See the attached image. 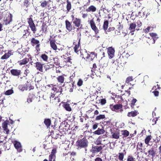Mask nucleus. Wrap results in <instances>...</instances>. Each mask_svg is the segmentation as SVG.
Segmentation results:
<instances>
[{"instance_id": "nucleus-1", "label": "nucleus", "mask_w": 161, "mask_h": 161, "mask_svg": "<svg viewBox=\"0 0 161 161\" xmlns=\"http://www.w3.org/2000/svg\"><path fill=\"white\" fill-rule=\"evenodd\" d=\"M90 53V54L88 53L86 51L83 53L81 54V56L86 61H92L95 57H97V54L95 52H91Z\"/></svg>"}, {"instance_id": "nucleus-2", "label": "nucleus", "mask_w": 161, "mask_h": 161, "mask_svg": "<svg viewBox=\"0 0 161 161\" xmlns=\"http://www.w3.org/2000/svg\"><path fill=\"white\" fill-rule=\"evenodd\" d=\"M88 142L86 136L82 139L78 140L76 142V146L78 148H86L88 146Z\"/></svg>"}, {"instance_id": "nucleus-3", "label": "nucleus", "mask_w": 161, "mask_h": 161, "mask_svg": "<svg viewBox=\"0 0 161 161\" xmlns=\"http://www.w3.org/2000/svg\"><path fill=\"white\" fill-rule=\"evenodd\" d=\"M32 15L30 16V17L27 19V20L29 26L31 30L32 31L33 33L35 34L37 31V29L35 24L32 18Z\"/></svg>"}, {"instance_id": "nucleus-4", "label": "nucleus", "mask_w": 161, "mask_h": 161, "mask_svg": "<svg viewBox=\"0 0 161 161\" xmlns=\"http://www.w3.org/2000/svg\"><path fill=\"white\" fill-rule=\"evenodd\" d=\"M32 15L30 16V17L27 19V20L29 26L31 30L32 31L33 33L35 34L37 31V29L35 24L32 18Z\"/></svg>"}, {"instance_id": "nucleus-5", "label": "nucleus", "mask_w": 161, "mask_h": 161, "mask_svg": "<svg viewBox=\"0 0 161 161\" xmlns=\"http://www.w3.org/2000/svg\"><path fill=\"white\" fill-rule=\"evenodd\" d=\"M31 44L33 46H35V47L37 52L40 51L41 44L39 40L36 39L35 37H32L30 41Z\"/></svg>"}, {"instance_id": "nucleus-6", "label": "nucleus", "mask_w": 161, "mask_h": 161, "mask_svg": "<svg viewBox=\"0 0 161 161\" xmlns=\"http://www.w3.org/2000/svg\"><path fill=\"white\" fill-rule=\"evenodd\" d=\"M74 25L73 28L74 29L75 27L77 28L76 31H78L80 29H83V25L81 24V19L79 18H76V19L73 22Z\"/></svg>"}, {"instance_id": "nucleus-7", "label": "nucleus", "mask_w": 161, "mask_h": 161, "mask_svg": "<svg viewBox=\"0 0 161 161\" xmlns=\"http://www.w3.org/2000/svg\"><path fill=\"white\" fill-rule=\"evenodd\" d=\"M89 24H90L92 30H93L95 34H97L99 32V30L96 26L95 22L93 19L88 20Z\"/></svg>"}, {"instance_id": "nucleus-8", "label": "nucleus", "mask_w": 161, "mask_h": 161, "mask_svg": "<svg viewBox=\"0 0 161 161\" xmlns=\"http://www.w3.org/2000/svg\"><path fill=\"white\" fill-rule=\"evenodd\" d=\"M73 45L74 46V51L75 53H78L81 48L80 41L75 40L73 42Z\"/></svg>"}, {"instance_id": "nucleus-9", "label": "nucleus", "mask_w": 161, "mask_h": 161, "mask_svg": "<svg viewBox=\"0 0 161 161\" xmlns=\"http://www.w3.org/2000/svg\"><path fill=\"white\" fill-rule=\"evenodd\" d=\"M109 108L113 111L118 112V111L117 110H118L119 109H121L120 110V112L123 111V110L121 109L122 108V105L121 104H119L114 105L111 104L110 105Z\"/></svg>"}, {"instance_id": "nucleus-10", "label": "nucleus", "mask_w": 161, "mask_h": 161, "mask_svg": "<svg viewBox=\"0 0 161 161\" xmlns=\"http://www.w3.org/2000/svg\"><path fill=\"white\" fill-rule=\"evenodd\" d=\"M49 86L50 87H52V90L56 93L59 92L61 93L63 91V89L61 86L56 85L53 86V84L49 85Z\"/></svg>"}, {"instance_id": "nucleus-11", "label": "nucleus", "mask_w": 161, "mask_h": 161, "mask_svg": "<svg viewBox=\"0 0 161 161\" xmlns=\"http://www.w3.org/2000/svg\"><path fill=\"white\" fill-rule=\"evenodd\" d=\"M18 88L22 91H26L29 89V90L33 89V86H28L27 84H25L23 85H20L18 87Z\"/></svg>"}, {"instance_id": "nucleus-12", "label": "nucleus", "mask_w": 161, "mask_h": 161, "mask_svg": "<svg viewBox=\"0 0 161 161\" xmlns=\"http://www.w3.org/2000/svg\"><path fill=\"white\" fill-rule=\"evenodd\" d=\"M50 46L51 48L54 51H56L57 49V47L56 44L55 40L53 38H50L49 39Z\"/></svg>"}, {"instance_id": "nucleus-13", "label": "nucleus", "mask_w": 161, "mask_h": 161, "mask_svg": "<svg viewBox=\"0 0 161 161\" xmlns=\"http://www.w3.org/2000/svg\"><path fill=\"white\" fill-rule=\"evenodd\" d=\"M57 152V150L56 148H53L52 149L51 154L49 157V161H55L56 155Z\"/></svg>"}, {"instance_id": "nucleus-14", "label": "nucleus", "mask_w": 161, "mask_h": 161, "mask_svg": "<svg viewBox=\"0 0 161 161\" xmlns=\"http://www.w3.org/2000/svg\"><path fill=\"white\" fill-rule=\"evenodd\" d=\"M13 143L15 148L17 149L18 152L20 153L22 151V146L20 142L14 141Z\"/></svg>"}, {"instance_id": "nucleus-15", "label": "nucleus", "mask_w": 161, "mask_h": 161, "mask_svg": "<svg viewBox=\"0 0 161 161\" xmlns=\"http://www.w3.org/2000/svg\"><path fill=\"white\" fill-rule=\"evenodd\" d=\"M11 74L14 76L18 77L21 75V70L18 69H12L10 70Z\"/></svg>"}, {"instance_id": "nucleus-16", "label": "nucleus", "mask_w": 161, "mask_h": 161, "mask_svg": "<svg viewBox=\"0 0 161 161\" xmlns=\"http://www.w3.org/2000/svg\"><path fill=\"white\" fill-rule=\"evenodd\" d=\"M35 64V67L36 69L41 72H42L43 71V65L44 64H42L39 62H37Z\"/></svg>"}, {"instance_id": "nucleus-17", "label": "nucleus", "mask_w": 161, "mask_h": 161, "mask_svg": "<svg viewBox=\"0 0 161 161\" xmlns=\"http://www.w3.org/2000/svg\"><path fill=\"white\" fill-rule=\"evenodd\" d=\"M8 121L6 120L3 122L2 125V127L3 130L5 131L7 134H8L9 132V130L8 128Z\"/></svg>"}, {"instance_id": "nucleus-18", "label": "nucleus", "mask_w": 161, "mask_h": 161, "mask_svg": "<svg viewBox=\"0 0 161 161\" xmlns=\"http://www.w3.org/2000/svg\"><path fill=\"white\" fill-rule=\"evenodd\" d=\"M65 24L66 29L69 32L71 31L72 30L73 28V27L71 23L68 20H66L65 21Z\"/></svg>"}, {"instance_id": "nucleus-19", "label": "nucleus", "mask_w": 161, "mask_h": 161, "mask_svg": "<svg viewBox=\"0 0 161 161\" xmlns=\"http://www.w3.org/2000/svg\"><path fill=\"white\" fill-rule=\"evenodd\" d=\"M115 50L112 47H109L108 48V53L111 58L113 57Z\"/></svg>"}, {"instance_id": "nucleus-20", "label": "nucleus", "mask_w": 161, "mask_h": 161, "mask_svg": "<svg viewBox=\"0 0 161 161\" xmlns=\"http://www.w3.org/2000/svg\"><path fill=\"white\" fill-rule=\"evenodd\" d=\"M138 114V111L137 110H134L129 112L127 114V116L129 117H134L137 116Z\"/></svg>"}, {"instance_id": "nucleus-21", "label": "nucleus", "mask_w": 161, "mask_h": 161, "mask_svg": "<svg viewBox=\"0 0 161 161\" xmlns=\"http://www.w3.org/2000/svg\"><path fill=\"white\" fill-rule=\"evenodd\" d=\"M104 146H95L92 148V152L94 153H97L100 152L103 149Z\"/></svg>"}, {"instance_id": "nucleus-22", "label": "nucleus", "mask_w": 161, "mask_h": 161, "mask_svg": "<svg viewBox=\"0 0 161 161\" xmlns=\"http://www.w3.org/2000/svg\"><path fill=\"white\" fill-rule=\"evenodd\" d=\"M60 102L59 98L58 97H56L53 99H50V102L54 105H56L58 104Z\"/></svg>"}, {"instance_id": "nucleus-23", "label": "nucleus", "mask_w": 161, "mask_h": 161, "mask_svg": "<svg viewBox=\"0 0 161 161\" xmlns=\"http://www.w3.org/2000/svg\"><path fill=\"white\" fill-rule=\"evenodd\" d=\"M65 76L64 74L58 76L56 78L58 81L61 84L64 83L65 80L64 76Z\"/></svg>"}, {"instance_id": "nucleus-24", "label": "nucleus", "mask_w": 161, "mask_h": 161, "mask_svg": "<svg viewBox=\"0 0 161 161\" xmlns=\"http://www.w3.org/2000/svg\"><path fill=\"white\" fill-rule=\"evenodd\" d=\"M75 82H69L67 83V86H69V88H68L69 89V91L70 92L73 91V89L74 87H75V85H74Z\"/></svg>"}, {"instance_id": "nucleus-25", "label": "nucleus", "mask_w": 161, "mask_h": 161, "mask_svg": "<svg viewBox=\"0 0 161 161\" xmlns=\"http://www.w3.org/2000/svg\"><path fill=\"white\" fill-rule=\"evenodd\" d=\"M97 10V8L94 5L90 6L86 9V11L87 12H94Z\"/></svg>"}, {"instance_id": "nucleus-26", "label": "nucleus", "mask_w": 161, "mask_h": 161, "mask_svg": "<svg viewBox=\"0 0 161 161\" xmlns=\"http://www.w3.org/2000/svg\"><path fill=\"white\" fill-rule=\"evenodd\" d=\"M29 61V59L28 58H25L22 60L19 61L18 63L19 65H25L27 64Z\"/></svg>"}, {"instance_id": "nucleus-27", "label": "nucleus", "mask_w": 161, "mask_h": 161, "mask_svg": "<svg viewBox=\"0 0 161 161\" xmlns=\"http://www.w3.org/2000/svg\"><path fill=\"white\" fill-rule=\"evenodd\" d=\"M148 155L152 156V157H154L156 154V151L155 150L154 148L153 147L148 151Z\"/></svg>"}, {"instance_id": "nucleus-28", "label": "nucleus", "mask_w": 161, "mask_h": 161, "mask_svg": "<svg viewBox=\"0 0 161 161\" xmlns=\"http://www.w3.org/2000/svg\"><path fill=\"white\" fill-rule=\"evenodd\" d=\"M105 131L103 129L98 128V129L93 132V133L95 135H100L104 133Z\"/></svg>"}, {"instance_id": "nucleus-29", "label": "nucleus", "mask_w": 161, "mask_h": 161, "mask_svg": "<svg viewBox=\"0 0 161 161\" xmlns=\"http://www.w3.org/2000/svg\"><path fill=\"white\" fill-rule=\"evenodd\" d=\"M124 153H118V158L119 160L120 161H123V159L124 158V155L126 153V152L125 150H124Z\"/></svg>"}, {"instance_id": "nucleus-30", "label": "nucleus", "mask_w": 161, "mask_h": 161, "mask_svg": "<svg viewBox=\"0 0 161 161\" xmlns=\"http://www.w3.org/2000/svg\"><path fill=\"white\" fill-rule=\"evenodd\" d=\"M18 30L21 31L22 34H23V36H26V34L27 33L26 32L28 33L29 32L28 29L25 30L24 28L22 26L19 28Z\"/></svg>"}, {"instance_id": "nucleus-31", "label": "nucleus", "mask_w": 161, "mask_h": 161, "mask_svg": "<svg viewBox=\"0 0 161 161\" xmlns=\"http://www.w3.org/2000/svg\"><path fill=\"white\" fill-rule=\"evenodd\" d=\"M11 53L12 52L11 51H8V53H5L3 56L1 57V59H7L10 56L11 54Z\"/></svg>"}, {"instance_id": "nucleus-32", "label": "nucleus", "mask_w": 161, "mask_h": 161, "mask_svg": "<svg viewBox=\"0 0 161 161\" xmlns=\"http://www.w3.org/2000/svg\"><path fill=\"white\" fill-rule=\"evenodd\" d=\"M63 107L67 111H71L72 110L70 105L67 103H64V104L63 105Z\"/></svg>"}, {"instance_id": "nucleus-33", "label": "nucleus", "mask_w": 161, "mask_h": 161, "mask_svg": "<svg viewBox=\"0 0 161 161\" xmlns=\"http://www.w3.org/2000/svg\"><path fill=\"white\" fill-rule=\"evenodd\" d=\"M67 5L66 6V8L67 11L68 12L70 11L72 8V4L71 2L69 1V0H66Z\"/></svg>"}, {"instance_id": "nucleus-34", "label": "nucleus", "mask_w": 161, "mask_h": 161, "mask_svg": "<svg viewBox=\"0 0 161 161\" xmlns=\"http://www.w3.org/2000/svg\"><path fill=\"white\" fill-rule=\"evenodd\" d=\"M152 138L151 135L147 136L144 140V142L147 145H149V142Z\"/></svg>"}, {"instance_id": "nucleus-35", "label": "nucleus", "mask_w": 161, "mask_h": 161, "mask_svg": "<svg viewBox=\"0 0 161 161\" xmlns=\"http://www.w3.org/2000/svg\"><path fill=\"white\" fill-rule=\"evenodd\" d=\"M136 25L135 23H131L130 24V27L129 29L130 30L131 32H134Z\"/></svg>"}, {"instance_id": "nucleus-36", "label": "nucleus", "mask_w": 161, "mask_h": 161, "mask_svg": "<svg viewBox=\"0 0 161 161\" xmlns=\"http://www.w3.org/2000/svg\"><path fill=\"white\" fill-rule=\"evenodd\" d=\"M72 59L71 58V57H68L65 58L64 59V61L65 62L66 64L68 65V66H71V64L72 63L71 61Z\"/></svg>"}, {"instance_id": "nucleus-37", "label": "nucleus", "mask_w": 161, "mask_h": 161, "mask_svg": "<svg viewBox=\"0 0 161 161\" xmlns=\"http://www.w3.org/2000/svg\"><path fill=\"white\" fill-rule=\"evenodd\" d=\"M51 120L49 119H45L44 121V124L46 126L47 128L49 127L51 125Z\"/></svg>"}, {"instance_id": "nucleus-38", "label": "nucleus", "mask_w": 161, "mask_h": 161, "mask_svg": "<svg viewBox=\"0 0 161 161\" xmlns=\"http://www.w3.org/2000/svg\"><path fill=\"white\" fill-rule=\"evenodd\" d=\"M119 132L116 131L112 133V138L115 139H118L119 138Z\"/></svg>"}, {"instance_id": "nucleus-39", "label": "nucleus", "mask_w": 161, "mask_h": 161, "mask_svg": "<svg viewBox=\"0 0 161 161\" xmlns=\"http://www.w3.org/2000/svg\"><path fill=\"white\" fill-rule=\"evenodd\" d=\"M54 66V64H51L50 62H48L47 65H45V70L46 71L48 69L53 68Z\"/></svg>"}, {"instance_id": "nucleus-40", "label": "nucleus", "mask_w": 161, "mask_h": 161, "mask_svg": "<svg viewBox=\"0 0 161 161\" xmlns=\"http://www.w3.org/2000/svg\"><path fill=\"white\" fill-rule=\"evenodd\" d=\"M40 58L44 61L45 62H48V57L46 54L45 53L42 54L40 56Z\"/></svg>"}, {"instance_id": "nucleus-41", "label": "nucleus", "mask_w": 161, "mask_h": 161, "mask_svg": "<svg viewBox=\"0 0 161 161\" xmlns=\"http://www.w3.org/2000/svg\"><path fill=\"white\" fill-rule=\"evenodd\" d=\"M47 25L44 23L42 24V31L43 32L46 33L47 32Z\"/></svg>"}, {"instance_id": "nucleus-42", "label": "nucleus", "mask_w": 161, "mask_h": 161, "mask_svg": "<svg viewBox=\"0 0 161 161\" xmlns=\"http://www.w3.org/2000/svg\"><path fill=\"white\" fill-rule=\"evenodd\" d=\"M35 97V95L32 94H29L28 98H27V102L28 103H31L32 102V99Z\"/></svg>"}, {"instance_id": "nucleus-43", "label": "nucleus", "mask_w": 161, "mask_h": 161, "mask_svg": "<svg viewBox=\"0 0 161 161\" xmlns=\"http://www.w3.org/2000/svg\"><path fill=\"white\" fill-rule=\"evenodd\" d=\"M108 20H105L103 24V29L104 31H106L108 28Z\"/></svg>"}, {"instance_id": "nucleus-44", "label": "nucleus", "mask_w": 161, "mask_h": 161, "mask_svg": "<svg viewBox=\"0 0 161 161\" xmlns=\"http://www.w3.org/2000/svg\"><path fill=\"white\" fill-rule=\"evenodd\" d=\"M122 134L123 136V137H126L129 135V132L127 130H122Z\"/></svg>"}, {"instance_id": "nucleus-45", "label": "nucleus", "mask_w": 161, "mask_h": 161, "mask_svg": "<svg viewBox=\"0 0 161 161\" xmlns=\"http://www.w3.org/2000/svg\"><path fill=\"white\" fill-rule=\"evenodd\" d=\"M137 102V100L136 98H133L131 101V103L130 104V107L132 109H134V106L135 103Z\"/></svg>"}, {"instance_id": "nucleus-46", "label": "nucleus", "mask_w": 161, "mask_h": 161, "mask_svg": "<svg viewBox=\"0 0 161 161\" xmlns=\"http://www.w3.org/2000/svg\"><path fill=\"white\" fill-rule=\"evenodd\" d=\"M151 38L154 39L155 41L158 38V37L157 34L154 33H151L149 34Z\"/></svg>"}, {"instance_id": "nucleus-47", "label": "nucleus", "mask_w": 161, "mask_h": 161, "mask_svg": "<svg viewBox=\"0 0 161 161\" xmlns=\"http://www.w3.org/2000/svg\"><path fill=\"white\" fill-rule=\"evenodd\" d=\"M105 118L104 114H100L99 115L96 116L95 120H99L101 119H104Z\"/></svg>"}, {"instance_id": "nucleus-48", "label": "nucleus", "mask_w": 161, "mask_h": 161, "mask_svg": "<svg viewBox=\"0 0 161 161\" xmlns=\"http://www.w3.org/2000/svg\"><path fill=\"white\" fill-rule=\"evenodd\" d=\"M12 19L11 16L7 17L5 20V25H7L9 24L12 21Z\"/></svg>"}, {"instance_id": "nucleus-49", "label": "nucleus", "mask_w": 161, "mask_h": 161, "mask_svg": "<svg viewBox=\"0 0 161 161\" xmlns=\"http://www.w3.org/2000/svg\"><path fill=\"white\" fill-rule=\"evenodd\" d=\"M14 92L13 90L11 89H9L6 91L4 92V94L6 95H10L12 94Z\"/></svg>"}, {"instance_id": "nucleus-50", "label": "nucleus", "mask_w": 161, "mask_h": 161, "mask_svg": "<svg viewBox=\"0 0 161 161\" xmlns=\"http://www.w3.org/2000/svg\"><path fill=\"white\" fill-rule=\"evenodd\" d=\"M48 4V1L44 0L41 3V6L43 8L46 7Z\"/></svg>"}, {"instance_id": "nucleus-51", "label": "nucleus", "mask_w": 161, "mask_h": 161, "mask_svg": "<svg viewBox=\"0 0 161 161\" xmlns=\"http://www.w3.org/2000/svg\"><path fill=\"white\" fill-rule=\"evenodd\" d=\"M147 43H149V45L151 44H153L155 43V40L154 39L152 38H150L148 37V39L147 40Z\"/></svg>"}, {"instance_id": "nucleus-52", "label": "nucleus", "mask_w": 161, "mask_h": 161, "mask_svg": "<svg viewBox=\"0 0 161 161\" xmlns=\"http://www.w3.org/2000/svg\"><path fill=\"white\" fill-rule=\"evenodd\" d=\"M111 119H109L108 120H106V121H104L103 122V124L104 125H109L110 124L112 125V124H111Z\"/></svg>"}, {"instance_id": "nucleus-53", "label": "nucleus", "mask_w": 161, "mask_h": 161, "mask_svg": "<svg viewBox=\"0 0 161 161\" xmlns=\"http://www.w3.org/2000/svg\"><path fill=\"white\" fill-rule=\"evenodd\" d=\"M135 158L131 155H129L128 156L127 161H134Z\"/></svg>"}, {"instance_id": "nucleus-54", "label": "nucleus", "mask_w": 161, "mask_h": 161, "mask_svg": "<svg viewBox=\"0 0 161 161\" xmlns=\"http://www.w3.org/2000/svg\"><path fill=\"white\" fill-rule=\"evenodd\" d=\"M117 29L116 31H118L119 33L120 32V31L122 29L123 26L120 25V23H119V25H117Z\"/></svg>"}, {"instance_id": "nucleus-55", "label": "nucleus", "mask_w": 161, "mask_h": 161, "mask_svg": "<svg viewBox=\"0 0 161 161\" xmlns=\"http://www.w3.org/2000/svg\"><path fill=\"white\" fill-rule=\"evenodd\" d=\"M160 87L157 84V86H154L152 88V90H155V91H158V92L160 89Z\"/></svg>"}, {"instance_id": "nucleus-56", "label": "nucleus", "mask_w": 161, "mask_h": 161, "mask_svg": "<svg viewBox=\"0 0 161 161\" xmlns=\"http://www.w3.org/2000/svg\"><path fill=\"white\" fill-rule=\"evenodd\" d=\"M133 80V77L132 76H129L125 80L126 83H129L130 81Z\"/></svg>"}, {"instance_id": "nucleus-57", "label": "nucleus", "mask_w": 161, "mask_h": 161, "mask_svg": "<svg viewBox=\"0 0 161 161\" xmlns=\"http://www.w3.org/2000/svg\"><path fill=\"white\" fill-rule=\"evenodd\" d=\"M101 104L103 105H104L106 103V100L105 99H101L99 100Z\"/></svg>"}, {"instance_id": "nucleus-58", "label": "nucleus", "mask_w": 161, "mask_h": 161, "mask_svg": "<svg viewBox=\"0 0 161 161\" xmlns=\"http://www.w3.org/2000/svg\"><path fill=\"white\" fill-rule=\"evenodd\" d=\"M77 41H80L81 37V32L80 31L77 33Z\"/></svg>"}, {"instance_id": "nucleus-59", "label": "nucleus", "mask_w": 161, "mask_h": 161, "mask_svg": "<svg viewBox=\"0 0 161 161\" xmlns=\"http://www.w3.org/2000/svg\"><path fill=\"white\" fill-rule=\"evenodd\" d=\"M83 81L81 79H80L79 80L78 82H77V85L78 86H82V85L83 84Z\"/></svg>"}, {"instance_id": "nucleus-60", "label": "nucleus", "mask_w": 161, "mask_h": 161, "mask_svg": "<svg viewBox=\"0 0 161 161\" xmlns=\"http://www.w3.org/2000/svg\"><path fill=\"white\" fill-rule=\"evenodd\" d=\"M29 4L28 0H25L24 2V5L26 7H27Z\"/></svg>"}, {"instance_id": "nucleus-61", "label": "nucleus", "mask_w": 161, "mask_h": 161, "mask_svg": "<svg viewBox=\"0 0 161 161\" xmlns=\"http://www.w3.org/2000/svg\"><path fill=\"white\" fill-rule=\"evenodd\" d=\"M61 69V67H60L59 66L58 67H56V72L57 73H60L61 72L60 70V69Z\"/></svg>"}, {"instance_id": "nucleus-62", "label": "nucleus", "mask_w": 161, "mask_h": 161, "mask_svg": "<svg viewBox=\"0 0 161 161\" xmlns=\"http://www.w3.org/2000/svg\"><path fill=\"white\" fill-rule=\"evenodd\" d=\"M155 96L157 97L158 96L159 94V92L157 91H155L154 90V91L152 92Z\"/></svg>"}, {"instance_id": "nucleus-63", "label": "nucleus", "mask_w": 161, "mask_h": 161, "mask_svg": "<svg viewBox=\"0 0 161 161\" xmlns=\"http://www.w3.org/2000/svg\"><path fill=\"white\" fill-rule=\"evenodd\" d=\"M148 37H147V35H144V34H143L142 36L140 38V39L143 40H146V38H147Z\"/></svg>"}, {"instance_id": "nucleus-64", "label": "nucleus", "mask_w": 161, "mask_h": 161, "mask_svg": "<svg viewBox=\"0 0 161 161\" xmlns=\"http://www.w3.org/2000/svg\"><path fill=\"white\" fill-rule=\"evenodd\" d=\"M137 145L139 147V149L142 150V147H143V144L142 142H138Z\"/></svg>"}]
</instances>
